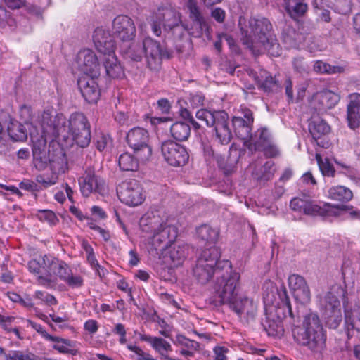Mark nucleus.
Returning <instances> with one entry per match:
<instances>
[{
	"label": "nucleus",
	"instance_id": "obj_53",
	"mask_svg": "<svg viewBox=\"0 0 360 360\" xmlns=\"http://www.w3.org/2000/svg\"><path fill=\"white\" fill-rule=\"evenodd\" d=\"M262 73L264 75H262L261 77L265 76V79L264 80L259 79L258 81L262 89L266 91L276 90L278 85L276 80L271 76L267 75L266 72H263Z\"/></svg>",
	"mask_w": 360,
	"mask_h": 360
},
{
	"label": "nucleus",
	"instance_id": "obj_45",
	"mask_svg": "<svg viewBox=\"0 0 360 360\" xmlns=\"http://www.w3.org/2000/svg\"><path fill=\"white\" fill-rule=\"evenodd\" d=\"M345 322L348 328L356 330L360 335V307H356L351 311H345Z\"/></svg>",
	"mask_w": 360,
	"mask_h": 360
},
{
	"label": "nucleus",
	"instance_id": "obj_44",
	"mask_svg": "<svg viewBox=\"0 0 360 360\" xmlns=\"http://www.w3.org/2000/svg\"><path fill=\"white\" fill-rule=\"evenodd\" d=\"M302 0H284L285 8L288 13L293 18L302 15L307 8L305 4L302 2Z\"/></svg>",
	"mask_w": 360,
	"mask_h": 360
},
{
	"label": "nucleus",
	"instance_id": "obj_12",
	"mask_svg": "<svg viewBox=\"0 0 360 360\" xmlns=\"http://www.w3.org/2000/svg\"><path fill=\"white\" fill-rule=\"evenodd\" d=\"M127 141L141 162H146L150 159L152 148L149 145V134L146 129L141 127L131 129L127 134Z\"/></svg>",
	"mask_w": 360,
	"mask_h": 360
},
{
	"label": "nucleus",
	"instance_id": "obj_9",
	"mask_svg": "<svg viewBox=\"0 0 360 360\" xmlns=\"http://www.w3.org/2000/svg\"><path fill=\"white\" fill-rule=\"evenodd\" d=\"M221 252L216 246L205 248L197 261L193 269L195 277L201 283H206L212 277L214 273L220 274L221 266H219ZM223 260H221L222 262Z\"/></svg>",
	"mask_w": 360,
	"mask_h": 360
},
{
	"label": "nucleus",
	"instance_id": "obj_48",
	"mask_svg": "<svg viewBox=\"0 0 360 360\" xmlns=\"http://www.w3.org/2000/svg\"><path fill=\"white\" fill-rule=\"evenodd\" d=\"M6 360H37V356L28 351L10 350Z\"/></svg>",
	"mask_w": 360,
	"mask_h": 360
},
{
	"label": "nucleus",
	"instance_id": "obj_60",
	"mask_svg": "<svg viewBox=\"0 0 360 360\" xmlns=\"http://www.w3.org/2000/svg\"><path fill=\"white\" fill-rule=\"evenodd\" d=\"M88 226L94 230L98 232L101 237L105 241H108L110 239V233L108 230H106L105 229H103L98 226H97L94 222L90 221L88 223Z\"/></svg>",
	"mask_w": 360,
	"mask_h": 360
},
{
	"label": "nucleus",
	"instance_id": "obj_50",
	"mask_svg": "<svg viewBox=\"0 0 360 360\" xmlns=\"http://www.w3.org/2000/svg\"><path fill=\"white\" fill-rule=\"evenodd\" d=\"M15 20L10 13L0 6V27L4 29L8 27L13 30L15 27Z\"/></svg>",
	"mask_w": 360,
	"mask_h": 360
},
{
	"label": "nucleus",
	"instance_id": "obj_7",
	"mask_svg": "<svg viewBox=\"0 0 360 360\" xmlns=\"http://www.w3.org/2000/svg\"><path fill=\"white\" fill-rule=\"evenodd\" d=\"M223 273L217 276L214 285L215 295L221 304H230L238 295L240 275L232 271L231 264L228 260L219 263Z\"/></svg>",
	"mask_w": 360,
	"mask_h": 360
},
{
	"label": "nucleus",
	"instance_id": "obj_38",
	"mask_svg": "<svg viewBox=\"0 0 360 360\" xmlns=\"http://www.w3.org/2000/svg\"><path fill=\"white\" fill-rule=\"evenodd\" d=\"M326 196L333 200L347 202L352 198L353 194L349 188L342 186H336L328 189Z\"/></svg>",
	"mask_w": 360,
	"mask_h": 360
},
{
	"label": "nucleus",
	"instance_id": "obj_33",
	"mask_svg": "<svg viewBox=\"0 0 360 360\" xmlns=\"http://www.w3.org/2000/svg\"><path fill=\"white\" fill-rule=\"evenodd\" d=\"M143 49L149 65H151L153 62L158 63L165 56L160 44L150 37L143 39Z\"/></svg>",
	"mask_w": 360,
	"mask_h": 360
},
{
	"label": "nucleus",
	"instance_id": "obj_24",
	"mask_svg": "<svg viewBox=\"0 0 360 360\" xmlns=\"http://www.w3.org/2000/svg\"><path fill=\"white\" fill-rule=\"evenodd\" d=\"M80 191L84 196L91 193H102L104 191V181L92 171H86L79 179Z\"/></svg>",
	"mask_w": 360,
	"mask_h": 360
},
{
	"label": "nucleus",
	"instance_id": "obj_15",
	"mask_svg": "<svg viewBox=\"0 0 360 360\" xmlns=\"http://www.w3.org/2000/svg\"><path fill=\"white\" fill-rule=\"evenodd\" d=\"M323 316L330 328H336L342 321L340 302L333 292L327 293L321 301Z\"/></svg>",
	"mask_w": 360,
	"mask_h": 360
},
{
	"label": "nucleus",
	"instance_id": "obj_32",
	"mask_svg": "<svg viewBox=\"0 0 360 360\" xmlns=\"http://www.w3.org/2000/svg\"><path fill=\"white\" fill-rule=\"evenodd\" d=\"M340 101V96L330 90H323L316 93L313 97V102L318 103V109L326 110L335 107Z\"/></svg>",
	"mask_w": 360,
	"mask_h": 360
},
{
	"label": "nucleus",
	"instance_id": "obj_6",
	"mask_svg": "<svg viewBox=\"0 0 360 360\" xmlns=\"http://www.w3.org/2000/svg\"><path fill=\"white\" fill-rule=\"evenodd\" d=\"M140 227L146 233L142 237L147 240L146 244L149 250H161L177 236L175 227L172 226H162L157 219H150L149 216H144L141 219Z\"/></svg>",
	"mask_w": 360,
	"mask_h": 360
},
{
	"label": "nucleus",
	"instance_id": "obj_29",
	"mask_svg": "<svg viewBox=\"0 0 360 360\" xmlns=\"http://www.w3.org/2000/svg\"><path fill=\"white\" fill-rule=\"evenodd\" d=\"M44 337L46 340L52 342V347L62 354H70L72 356L78 353L79 344L69 339H65L58 336H53L45 333Z\"/></svg>",
	"mask_w": 360,
	"mask_h": 360
},
{
	"label": "nucleus",
	"instance_id": "obj_18",
	"mask_svg": "<svg viewBox=\"0 0 360 360\" xmlns=\"http://www.w3.org/2000/svg\"><path fill=\"white\" fill-rule=\"evenodd\" d=\"M161 150L165 160L172 166L184 165L189 158L186 148L173 141L163 142Z\"/></svg>",
	"mask_w": 360,
	"mask_h": 360
},
{
	"label": "nucleus",
	"instance_id": "obj_17",
	"mask_svg": "<svg viewBox=\"0 0 360 360\" xmlns=\"http://www.w3.org/2000/svg\"><path fill=\"white\" fill-rule=\"evenodd\" d=\"M120 200L130 206H137L144 200L143 188L136 181H124L117 188Z\"/></svg>",
	"mask_w": 360,
	"mask_h": 360
},
{
	"label": "nucleus",
	"instance_id": "obj_4",
	"mask_svg": "<svg viewBox=\"0 0 360 360\" xmlns=\"http://www.w3.org/2000/svg\"><path fill=\"white\" fill-rule=\"evenodd\" d=\"M290 207L295 212L326 218L338 217L347 212L352 219L360 220V210L354 209L352 206L334 205L328 202L316 203L306 195L292 198Z\"/></svg>",
	"mask_w": 360,
	"mask_h": 360
},
{
	"label": "nucleus",
	"instance_id": "obj_26",
	"mask_svg": "<svg viewBox=\"0 0 360 360\" xmlns=\"http://www.w3.org/2000/svg\"><path fill=\"white\" fill-rule=\"evenodd\" d=\"M51 259H58L57 258L51 255H44L37 259H32L28 263L29 271L37 276V281L39 285L44 286L41 282V278L46 279L49 278L53 271L51 270V262H48V260L51 261Z\"/></svg>",
	"mask_w": 360,
	"mask_h": 360
},
{
	"label": "nucleus",
	"instance_id": "obj_51",
	"mask_svg": "<svg viewBox=\"0 0 360 360\" xmlns=\"http://www.w3.org/2000/svg\"><path fill=\"white\" fill-rule=\"evenodd\" d=\"M96 146L100 152H108L112 146V140L110 136L101 134L96 138Z\"/></svg>",
	"mask_w": 360,
	"mask_h": 360
},
{
	"label": "nucleus",
	"instance_id": "obj_62",
	"mask_svg": "<svg viewBox=\"0 0 360 360\" xmlns=\"http://www.w3.org/2000/svg\"><path fill=\"white\" fill-rule=\"evenodd\" d=\"M20 116L22 120L28 124L30 121H32V110L30 106L22 105L20 108Z\"/></svg>",
	"mask_w": 360,
	"mask_h": 360
},
{
	"label": "nucleus",
	"instance_id": "obj_1",
	"mask_svg": "<svg viewBox=\"0 0 360 360\" xmlns=\"http://www.w3.org/2000/svg\"><path fill=\"white\" fill-rule=\"evenodd\" d=\"M38 123L46 136L51 138L70 136L82 148L87 146L91 141V133L87 120L82 113H74L67 121L65 117L58 113L53 108L44 110L38 117Z\"/></svg>",
	"mask_w": 360,
	"mask_h": 360
},
{
	"label": "nucleus",
	"instance_id": "obj_3",
	"mask_svg": "<svg viewBox=\"0 0 360 360\" xmlns=\"http://www.w3.org/2000/svg\"><path fill=\"white\" fill-rule=\"evenodd\" d=\"M241 25V40L255 54L266 51L271 56H279L281 49L277 43L274 34L271 32L270 22L264 18H251L248 25Z\"/></svg>",
	"mask_w": 360,
	"mask_h": 360
},
{
	"label": "nucleus",
	"instance_id": "obj_54",
	"mask_svg": "<svg viewBox=\"0 0 360 360\" xmlns=\"http://www.w3.org/2000/svg\"><path fill=\"white\" fill-rule=\"evenodd\" d=\"M58 175L51 172L50 176L46 174L39 175L37 176L36 180L37 183L47 188L55 185L58 181Z\"/></svg>",
	"mask_w": 360,
	"mask_h": 360
},
{
	"label": "nucleus",
	"instance_id": "obj_25",
	"mask_svg": "<svg viewBox=\"0 0 360 360\" xmlns=\"http://www.w3.org/2000/svg\"><path fill=\"white\" fill-rule=\"evenodd\" d=\"M240 317L253 319L257 311V303L245 295H238L229 305Z\"/></svg>",
	"mask_w": 360,
	"mask_h": 360
},
{
	"label": "nucleus",
	"instance_id": "obj_16",
	"mask_svg": "<svg viewBox=\"0 0 360 360\" xmlns=\"http://www.w3.org/2000/svg\"><path fill=\"white\" fill-rule=\"evenodd\" d=\"M242 112L243 117H234L233 118V126L236 136L243 141L245 146L252 149L255 143L251 134V125L254 120L252 112L245 108H242Z\"/></svg>",
	"mask_w": 360,
	"mask_h": 360
},
{
	"label": "nucleus",
	"instance_id": "obj_22",
	"mask_svg": "<svg viewBox=\"0 0 360 360\" xmlns=\"http://www.w3.org/2000/svg\"><path fill=\"white\" fill-rule=\"evenodd\" d=\"M98 76H81L77 81L79 89L84 99L91 103H96L101 96L98 84Z\"/></svg>",
	"mask_w": 360,
	"mask_h": 360
},
{
	"label": "nucleus",
	"instance_id": "obj_49",
	"mask_svg": "<svg viewBox=\"0 0 360 360\" xmlns=\"http://www.w3.org/2000/svg\"><path fill=\"white\" fill-rule=\"evenodd\" d=\"M127 55L134 60H140L145 56L143 41L141 44H132L126 52Z\"/></svg>",
	"mask_w": 360,
	"mask_h": 360
},
{
	"label": "nucleus",
	"instance_id": "obj_63",
	"mask_svg": "<svg viewBox=\"0 0 360 360\" xmlns=\"http://www.w3.org/2000/svg\"><path fill=\"white\" fill-rule=\"evenodd\" d=\"M84 328L89 333L94 334L98 331V323L96 320L89 319L84 323Z\"/></svg>",
	"mask_w": 360,
	"mask_h": 360
},
{
	"label": "nucleus",
	"instance_id": "obj_43",
	"mask_svg": "<svg viewBox=\"0 0 360 360\" xmlns=\"http://www.w3.org/2000/svg\"><path fill=\"white\" fill-rule=\"evenodd\" d=\"M170 131L172 136L180 141L186 140L191 133L190 126L183 122H177L173 124Z\"/></svg>",
	"mask_w": 360,
	"mask_h": 360
},
{
	"label": "nucleus",
	"instance_id": "obj_28",
	"mask_svg": "<svg viewBox=\"0 0 360 360\" xmlns=\"http://www.w3.org/2000/svg\"><path fill=\"white\" fill-rule=\"evenodd\" d=\"M309 129L318 146L324 148L330 146L326 136L330 132V128L326 122L321 120H313L309 125Z\"/></svg>",
	"mask_w": 360,
	"mask_h": 360
},
{
	"label": "nucleus",
	"instance_id": "obj_20",
	"mask_svg": "<svg viewBox=\"0 0 360 360\" xmlns=\"http://www.w3.org/2000/svg\"><path fill=\"white\" fill-rule=\"evenodd\" d=\"M115 36L123 41H130L136 35V27L134 20L125 15L115 17L112 23Z\"/></svg>",
	"mask_w": 360,
	"mask_h": 360
},
{
	"label": "nucleus",
	"instance_id": "obj_35",
	"mask_svg": "<svg viewBox=\"0 0 360 360\" xmlns=\"http://www.w3.org/2000/svg\"><path fill=\"white\" fill-rule=\"evenodd\" d=\"M274 162L268 160L264 165L261 162H256L250 165L249 170L252 172L254 178L258 181H267L274 174Z\"/></svg>",
	"mask_w": 360,
	"mask_h": 360
},
{
	"label": "nucleus",
	"instance_id": "obj_42",
	"mask_svg": "<svg viewBox=\"0 0 360 360\" xmlns=\"http://www.w3.org/2000/svg\"><path fill=\"white\" fill-rule=\"evenodd\" d=\"M8 133L11 139L15 141H22L27 136L25 127L17 121H11L10 122L8 126Z\"/></svg>",
	"mask_w": 360,
	"mask_h": 360
},
{
	"label": "nucleus",
	"instance_id": "obj_46",
	"mask_svg": "<svg viewBox=\"0 0 360 360\" xmlns=\"http://www.w3.org/2000/svg\"><path fill=\"white\" fill-rule=\"evenodd\" d=\"M314 70L319 73L335 74L340 73L345 70L343 66H332L323 61H316L314 65Z\"/></svg>",
	"mask_w": 360,
	"mask_h": 360
},
{
	"label": "nucleus",
	"instance_id": "obj_13",
	"mask_svg": "<svg viewBox=\"0 0 360 360\" xmlns=\"http://www.w3.org/2000/svg\"><path fill=\"white\" fill-rule=\"evenodd\" d=\"M283 41L287 48L305 49L311 53L321 50L314 36L297 32L292 30L283 33Z\"/></svg>",
	"mask_w": 360,
	"mask_h": 360
},
{
	"label": "nucleus",
	"instance_id": "obj_41",
	"mask_svg": "<svg viewBox=\"0 0 360 360\" xmlns=\"http://www.w3.org/2000/svg\"><path fill=\"white\" fill-rule=\"evenodd\" d=\"M266 313V320L264 327L269 336L281 337L283 335V328L281 320L278 318L276 320L271 319L270 315Z\"/></svg>",
	"mask_w": 360,
	"mask_h": 360
},
{
	"label": "nucleus",
	"instance_id": "obj_59",
	"mask_svg": "<svg viewBox=\"0 0 360 360\" xmlns=\"http://www.w3.org/2000/svg\"><path fill=\"white\" fill-rule=\"evenodd\" d=\"M214 356L215 360H227V353L229 348L226 346L217 345L213 349Z\"/></svg>",
	"mask_w": 360,
	"mask_h": 360
},
{
	"label": "nucleus",
	"instance_id": "obj_56",
	"mask_svg": "<svg viewBox=\"0 0 360 360\" xmlns=\"http://www.w3.org/2000/svg\"><path fill=\"white\" fill-rule=\"evenodd\" d=\"M34 297L41 303H44L48 305H55L57 303L55 297L46 292L37 290L35 292Z\"/></svg>",
	"mask_w": 360,
	"mask_h": 360
},
{
	"label": "nucleus",
	"instance_id": "obj_2",
	"mask_svg": "<svg viewBox=\"0 0 360 360\" xmlns=\"http://www.w3.org/2000/svg\"><path fill=\"white\" fill-rule=\"evenodd\" d=\"M187 8L190 11V18L193 22L192 28L189 29L181 23V15L178 11L170 7H162L159 8L150 18L149 23L153 33L160 37L162 30H174L175 32L176 30H179L180 36L183 34V32L189 31L193 36L200 37L203 30L207 28L206 22L194 0H188Z\"/></svg>",
	"mask_w": 360,
	"mask_h": 360
},
{
	"label": "nucleus",
	"instance_id": "obj_47",
	"mask_svg": "<svg viewBox=\"0 0 360 360\" xmlns=\"http://www.w3.org/2000/svg\"><path fill=\"white\" fill-rule=\"evenodd\" d=\"M316 159L319 169L323 176H333L335 175V170L328 159L326 158L323 160L321 155L318 153L316 154Z\"/></svg>",
	"mask_w": 360,
	"mask_h": 360
},
{
	"label": "nucleus",
	"instance_id": "obj_57",
	"mask_svg": "<svg viewBox=\"0 0 360 360\" xmlns=\"http://www.w3.org/2000/svg\"><path fill=\"white\" fill-rule=\"evenodd\" d=\"M37 217L40 221H46L51 225L56 224L58 221L54 212L47 210L39 211Z\"/></svg>",
	"mask_w": 360,
	"mask_h": 360
},
{
	"label": "nucleus",
	"instance_id": "obj_19",
	"mask_svg": "<svg viewBox=\"0 0 360 360\" xmlns=\"http://www.w3.org/2000/svg\"><path fill=\"white\" fill-rule=\"evenodd\" d=\"M75 64L83 76H99L100 63L96 54L90 49L80 50L76 57Z\"/></svg>",
	"mask_w": 360,
	"mask_h": 360
},
{
	"label": "nucleus",
	"instance_id": "obj_5",
	"mask_svg": "<svg viewBox=\"0 0 360 360\" xmlns=\"http://www.w3.org/2000/svg\"><path fill=\"white\" fill-rule=\"evenodd\" d=\"M292 333L297 342L314 353L321 352L326 347V335L316 313L306 314L302 326L294 328Z\"/></svg>",
	"mask_w": 360,
	"mask_h": 360
},
{
	"label": "nucleus",
	"instance_id": "obj_37",
	"mask_svg": "<svg viewBox=\"0 0 360 360\" xmlns=\"http://www.w3.org/2000/svg\"><path fill=\"white\" fill-rule=\"evenodd\" d=\"M141 340L148 342L151 347L158 352L163 358L169 359L167 354L172 350L171 345L165 340L146 335H141Z\"/></svg>",
	"mask_w": 360,
	"mask_h": 360
},
{
	"label": "nucleus",
	"instance_id": "obj_36",
	"mask_svg": "<svg viewBox=\"0 0 360 360\" xmlns=\"http://www.w3.org/2000/svg\"><path fill=\"white\" fill-rule=\"evenodd\" d=\"M277 288L271 281H266L262 285V295L265 311H270L271 313L274 304L276 301Z\"/></svg>",
	"mask_w": 360,
	"mask_h": 360
},
{
	"label": "nucleus",
	"instance_id": "obj_58",
	"mask_svg": "<svg viewBox=\"0 0 360 360\" xmlns=\"http://www.w3.org/2000/svg\"><path fill=\"white\" fill-rule=\"evenodd\" d=\"M127 347L128 349L134 352L137 355L138 360H155L150 354L145 352L140 347L136 345H128Z\"/></svg>",
	"mask_w": 360,
	"mask_h": 360
},
{
	"label": "nucleus",
	"instance_id": "obj_21",
	"mask_svg": "<svg viewBox=\"0 0 360 360\" xmlns=\"http://www.w3.org/2000/svg\"><path fill=\"white\" fill-rule=\"evenodd\" d=\"M188 248L186 245L171 243L166 246L160 253V258L165 264L170 267H176L181 265L188 253Z\"/></svg>",
	"mask_w": 360,
	"mask_h": 360
},
{
	"label": "nucleus",
	"instance_id": "obj_55",
	"mask_svg": "<svg viewBox=\"0 0 360 360\" xmlns=\"http://www.w3.org/2000/svg\"><path fill=\"white\" fill-rule=\"evenodd\" d=\"M307 283L303 277L297 274H292L288 278V286L292 293L297 289L303 288L304 284Z\"/></svg>",
	"mask_w": 360,
	"mask_h": 360
},
{
	"label": "nucleus",
	"instance_id": "obj_10",
	"mask_svg": "<svg viewBox=\"0 0 360 360\" xmlns=\"http://www.w3.org/2000/svg\"><path fill=\"white\" fill-rule=\"evenodd\" d=\"M30 135L32 142V154L34 167L38 170L45 169L49 165L52 151L46 150V143L53 141L56 138H51L43 131V129L40 126L39 134L36 127L32 125V129L29 128Z\"/></svg>",
	"mask_w": 360,
	"mask_h": 360
},
{
	"label": "nucleus",
	"instance_id": "obj_31",
	"mask_svg": "<svg viewBox=\"0 0 360 360\" xmlns=\"http://www.w3.org/2000/svg\"><path fill=\"white\" fill-rule=\"evenodd\" d=\"M102 61L108 77L111 78H121L124 76V69L118 60L115 51L103 55Z\"/></svg>",
	"mask_w": 360,
	"mask_h": 360
},
{
	"label": "nucleus",
	"instance_id": "obj_11",
	"mask_svg": "<svg viewBox=\"0 0 360 360\" xmlns=\"http://www.w3.org/2000/svg\"><path fill=\"white\" fill-rule=\"evenodd\" d=\"M50 268L53 271V274L49 276V278L42 279L41 282L44 287L51 288L56 286L58 280L65 281L70 288H77L82 285L83 279L79 275H74L70 273V271L65 262L60 259H51Z\"/></svg>",
	"mask_w": 360,
	"mask_h": 360
},
{
	"label": "nucleus",
	"instance_id": "obj_23",
	"mask_svg": "<svg viewBox=\"0 0 360 360\" xmlns=\"http://www.w3.org/2000/svg\"><path fill=\"white\" fill-rule=\"evenodd\" d=\"M92 41L96 49L103 56L115 51V41L109 31L103 26L94 30Z\"/></svg>",
	"mask_w": 360,
	"mask_h": 360
},
{
	"label": "nucleus",
	"instance_id": "obj_34",
	"mask_svg": "<svg viewBox=\"0 0 360 360\" xmlns=\"http://www.w3.org/2000/svg\"><path fill=\"white\" fill-rule=\"evenodd\" d=\"M49 167L52 173L60 175L68 169V159L61 148L52 150Z\"/></svg>",
	"mask_w": 360,
	"mask_h": 360
},
{
	"label": "nucleus",
	"instance_id": "obj_30",
	"mask_svg": "<svg viewBox=\"0 0 360 360\" xmlns=\"http://www.w3.org/2000/svg\"><path fill=\"white\" fill-rule=\"evenodd\" d=\"M255 150H261L269 158H274L279 155V150L271 139L269 131L262 129L259 132V139L254 143Z\"/></svg>",
	"mask_w": 360,
	"mask_h": 360
},
{
	"label": "nucleus",
	"instance_id": "obj_27",
	"mask_svg": "<svg viewBox=\"0 0 360 360\" xmlns=\"http://www.w3.org/2000/svg\"><path fill=\"white\" fill-rule=\"evenodd\" d=\"M347 120L348 127L352 129H356L360 127V94L353 93L349 96Z\"/></svg>",
	"mask_w": 360,
	"mask_h": 360
},
{
	"label": "nucleus",
	"instance_id": "obj_52",
	"mask_svg": "<svg viewBox=\"0 0 360 360\" xmlns=\"http://www.w3.org/2000/svg\"><path fill=\"white\" fill-rule=\"evenodd\" d=\"M292 294L295 300L302 304L308 303L311 299L310 290L307 283L304 284L303 288L301 287L297 289V290Z\"/></svg>",
	"mask_w": 360,
	"mask_h": 360
},
{
	"label": "nucleus",
	"instance_id": "obj_14",
	"mask_svg": "<svg viewBox=\"0 0 360 360\" xmlns=\"http://www.w3.org/2000/svg\"><path fill=\"white\" fill-rule=\"evenodd\" d=\"M283 41L287 48L305 49L311 53L321 50L314 36L297 32L292 30L283 33Z\"/></svg>",
	"mask_w": 360,
	"mask_h": 360
},
{
	"label": "nucleus",
	"instance_id": "obj_8",
	"mask_svg": "<svg viewBox=\"0 0 360 360\" xmlns=\"http://www.w3.org/2000/svg\"><path fill=\"white\" fill-rule=\"evenodd\" d=\"M197 119L207 127H214L218 141L223 145L228 144L232 138V132L229 127V115L224 111L212 112L200 109L196 112Z\"/></svg>",
	"mask_w": 360,
	"mask_h": 360
},
{
	"label": "nucleus",
	"instance_id": "obj_40",
	"mask_svg": "<svg viewBox=\"0 0 360 360\" xmlns=\"http://www.w3.org/2000/svg\"><path fill=\"white\" fill-rule=\"evenodd\" d=\"M197 233L202 240L207 241V245L215 244L219 238V230L208 225L200 226L197 229Z\"/></svg>",
	"mask_w": 360,
	"mask_h": 360
},
{
	"label": "nucleus",
	"instance_id": "obj_39",
	"mask_svg": "<svg viewBox=\"0 0 360 360\" xmlns=\"http://www.w3.org/2000/svg\"><path fill=\"white\" fill-rule=\"evenodd\" d=\"M139 162L136 156L134 158L129 153H124L119 157L118 163L120 169L123 171H136L139 167Z\"/></svg>",
	"mask_w": 360,
	"mask_h": 360
},
{
	"label": "nucleus",
	"instance_id": "obj_64",
	"mask_svg": "<svg viewBox=\"0 0 360 360\" xmlns=\"http://www.w3.org/2000/svg\"><path fill=\"white\" fill-rule=\"evenodd\" d=\"M91 212L96 219L104 220L107 218L106 212L99 206L94 205L91 207Z\"/></svg>",
	"mask_w": 360,
	"mask_h": 360
},
{
	"label": "nucleus",
	"instance_id": "obj_61",
	"mask_svg": "<svg viewBox=\"0 0 360 360\" xmlns=\"http://www.w3.org/2000/svg\"><path fill=\"white\" fill-rule=\"evenodd\" d=\"M112 332L120 336L119 342L120 344L124 345L127 342L126 329L123 324L116 323L112 329Z\"/></svg>",
	"mask_w": 360,
	"mask_h": 360
}]
</instances>
